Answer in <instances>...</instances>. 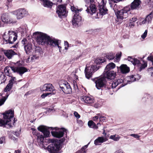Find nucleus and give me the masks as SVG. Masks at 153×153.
I'll list each match as a JSON object with an SVG mask.
<instances>
[{
  "label": "nucleus",
  "instance_id": "c85d7f7f",
  "mask_svg": "<svg viewBox=\"0 0 153 153\" xmlns=\"http://www.w3.org/2000/svg\"><path fill=\"white\" fill-rule=\"evenodd\" d=\"M115 66V65L114 63H110L106 65L105 69V71H109V70L114 68Z\"/></svg>",
  "mask_w": 153,
  "mask_h": 153
},
{
  "label": "nucleus",
  "instance_id": "e433bc0d",
  "mask_svg": "<svg viewBox=\"0 0 153 153\" xmlns=\"http://www.w3.org/2000/svg\"><path fill=\"white\" fill-rule=\"evenodd\" d=\"M137 20L136 17H134L130 19L129 22V26L131 27H133L134 25V23Z\"/></svg>",
  "mask_w": 153,
  "mask_h": 153
},
{
  "label": "nucleus",
  "instance_id": "a18cd8bd",
  "mask_svg": "<svg viewBox=\"0 0 153 153\" xmlns=\"http://www.w3.org/2000/svg\"><path fill=\"white\" fill-rule=\"evenodd\" d=\"M147 63L144 61H143V63L141 64L140 68V70L141 71L145 68L147 66Z\"/></svg>",
  "mask_w": 153,
  "mask_h": 153
},
{
  "label": "nucleus",
  "instance_id": "8fccbe9b",
  "mask_svg": "<svg viewBox=\"0 0 153 153\" xmlns=\"http://www.w3.org/2000/svg\"><path fill=\"white\" fill-rule=\"evenodd\" d=\"M122 53L121 52H118L116 55V59L117 60H119L121 56Z\"/></svg>",
  "mask_w": 153,
  "mask_h": 153
},
{
  "label": "nucleus",
  "instance_id": "774afa93",
  "mask_svg": "<svg viewBox=\"0 0 153 153\" xmlns=\"http://www.w3.org/2000/svg\"><path fill=\"white\" fill-rule=\"evenodd\" d=\"M146 23H147L146 21V19H143L142 22H140L141 24H145Z\"/></svg>",
  "mask_w": 153,
  "mask_h": 153
},
{
  "label": "nucleus",
  "instance_id": "9b49d317",
  "mask_svg": "<svg viewBox=\"0 0 153 153\" xmlns=\"http://www.w3.org/2000/svg\"><path fill=\"white\" fill-rule=\"evenodd\" d=\"M53 130L51 132L53 136L58 138H61L63 136L66 130L63 128H59L55 127L53 128Z\"/></svg>",
  "mask_w": 153,
  "mask_h": 153
},
{
  "label": "nucleus",
  "instance_id": "69168bd1",
  "mask_svg": "<svg viewBox=\"0 0 153 153\" xmlns=\"http://www.w3.org/2000/svg\"><path fill=\"white\" fill-rule=\"evenodd\" d=\"M61 42V41H60V42L59 43L58 45H57V47L59 49V52H61V50L62 49V47L60 46Z\"/></svg>",
  "mask_w": 153,
  "mask_h": 153
},
{
  "label": "nucleus",
  "instance_id": "72a5a7b5",
  "mask_svg": "<svg viewBox=\"0 0 153 153\" xmlns=\"http://www.w3.org/2000/svg\"><path fill=\"white\" fill-rule=\"evenodd\" d=\"M36 135L37 137V142L39 143L43 142L44 138V136L42 134H41L39 133H37Z\"/></svg>",
  "mask_w": 153,
  "mask_h": 153
},
{
  "label": "nucleus",
  "instance_id": "c9c22d12",
  "mask_svg": "<svg viewBox=\"0 0 153 153\" xmlns=\"http://www.w3.org/2000/svg\"><path fill=\"white\" fill-rule=\"evenodd\" d=\"M153 17V12H152L149 15H148L145 19L148 23H151Z\"/></svg>",
  "mask_w": 153,
  "mask_h": 153
},
{
  "label": "nucleus",
  "instance_id": "ea45409f",
  "mask_svg": "<svg viewBox=\"0 0 153 153\" xmlns=\"http://www.w3.org/2000/svg\"><path fill=\"white\" fill-rule=\"evenodd\" d=\"M42 2H43L44 6L45 7H51L52 5V3L48 0H45Z\"/></svg>",
  "mask_w": 153,
  "mask_h": 153
},
{
  "label": "nucleus",
  "instance_id": "a878e982",
  "mask_svg": "<svg viewBox=\"0 0 153 153\" xmlns=\"http://www.w3.org/2000/svg\"><path fill=\"white\" fill-rule=\"evenodd\" d=\"M100 125L101 124L100 123H97L96 125L92 120H90L88 122V125L90 128L97 129L98 126H100Z\"/></svg>",
  "mask_w": 153,
  "mask_h": 153
},
{
  "label": "nucleus",
  "instance_id": "f704fd0d",
  "mask_svg": "<svg viewBox=\"0 0 153 153\" xmlns=\"http://www.w3.org/2000/svg\"><path fill=\"white\" fill-rule=\"evenodd\" d=\"M35 53L39 56H41L43 52L41 48L39 47H36L35 50Z\"/></svg>",
  "mask_w": 153,
  "mask_h": 153
},
{
  "label": "nucleus",
  "instance_id": "0eeeda50",
  "mask_svg": "<svg viewBox=\"0 0 153 153\" xmlns=\"http://www.w3.org/2000/svg\"><path fill=\"white\" fill-rule=\"evenodd\" d=\"M106 2V0H102L100 4H99V13L97 12L96 15L94 16L96 19L102 17V16L107 13L108 10L105 6Z\"/></svg>",
  "mask_w": 153,
  "mask_h": 153
},
{
  "label": "nucleus",
  "instance_id": "f03ea898",
  "mask_svg": "<svg viewBox=\"0 0 153 153\" xmlns=\"http://www.w3.org/2000/svg\"><path fill=\"white\" fill-rule=\"evenodd\" d=\"M106 78L104 77L103 76L97 78L95 82L96 88L100 90L104 87L106 90H109L111 88H115L120 84L123 82L122 79H119L113 82H111L110 83L109 86H108L106 85Z\"/></svg>",
  "mask_w": 153,
  "mask_h": 153
},
{
  "label": "nucleus",
  "instance_id": "680f3d73",
  "mask_svg": "<svg viewBox=\"0 0 153 153\" xmlns=\"http://www.w3.org/2000/svg\"><path fill=\"white\" fill-rule=\"evenodd\" d=\"M147 59L148 60L152 62L153 64V56H148L147 58Z\"/></svg>",
  "mask_w": 153,
  "mask_h": 153
},
{
  "label": "nucleus",
  "instance_id": "7ed1b4c3",
  "mask_svg": "<svg viewBox=\"0 0 153 153\" xmlns=\"http://www.w3.org/2000/svg\"><path fill=\"white\" fill-rule=\"evenodd\" d=\"M65 140L64 138H63L59 140L60 142H54L53 139H49L48 141L51 142L47 147V149L50 153H58L61 149L60 143H62Z\"/></svg>",
  "mask_w": 153,
  "mask_h": 153
},
{
  "label": "nucleus",
  "instance_id": "dca6fc26",
  "mask_svg": "<svg viewBox=\"0 0 153 153\" xmlns=\"http://www.w3.org/2000/svg\"><path fill=\"white\" fill-rule=\"evenodd\" d=\"M53 128L52 127H48L46 126H41L38 128V130L41 131L46 137H48L50 134V130L53 131Z\"/></svg>",
  "mask_w": 153,
  "mask_h": 153
},
{
  "label": "nucleus",
  "instance_id": "f3484780",
  "mask_svg": "<svg viewBox=\"0 0 153 153\" xmlns=\"http://www.w3.org/2000/svg\"><path fill=\"white\" fill-rule=\"evenodd\" d=\"M40 90L42 91H50L53 92L54 94H55L54 87L50 83L45 84L44 85L41 86Z\"/></svg>",
  "mask_w": 153,
  "mask_h": 153
},
{
  "label": "nucleus",
  "instance_id": "b1692460",
  "mask_svg": "<svg viewBox=\"0 0 153 153\" xmlns=\"http://www.w3.org/2000/svg\"><path fill=\"white\" fill-rule=\"evenodd\" d=\"M141 2L140 0H134L131 3V10L137 9L140 7Z\"/></svg>",
  "mask_w": 153,
  "mask_h": 153
},
{
  "label": "nucleus",
  "instance_id": "a19ab883",
  "mask_svg": "<svg viewBox=\"0 0 153 153\" xmlns=\"http://www.w3.org/2000/svg\"><path fill=\"white\" fill-rule=\"evenodd\" d=\"M71 8L72 11L74 12L75 13V14H78L79 12H80L82 10L81 9H78L74 6H71Z\"/></svg>",
  "mask_w": 153,
  "mask_h": 153
},
{
  "label": "nucleus",
  "instance_id": "09e8293b",
  "mask_svg": "<svg viewBox=\"0 0 153 153\" xmlns=\"http://www.w3.org/2000/svg\"><path fill=\"white\" fill-rule=\"evenodd\" d=\"M100 114L99 113L97 114L96 116L94 117H93L92 119L94 121H96L99 118H100Z\"/></svg>",
  "mask_w": 153,
  "mask_h": 153
},
{
  "label": "nucleus",
  "instance_id": "37998d69",
  "mask_svg": "<svg viewBox=\"0 0 153 153\" xmlns=\"http://www.w3.org/2000/svg\"><path fill=\"white\" fill-rule=\"evenodd\" d=\"M10 67H6L4 70V72L5 73V74L7 76H9L10 75V72L9 71L10 70V68L11 69Z\"/></svg>",
  "mask_w": 153,
  "mask_h": 153
},
{
  "label": "nucleus",
  "instance_id": "39448f33",
  "mask_svg": "<svg viewBox=\"0 0 153 153\" xmlns=\"http://www.w3.org/2000/svg\"><path fill=\"white\" fill-rule=\"evenodd\" d=\"M130 10V7H126L121 10L115 11V14L117 18V21L121 22L124 19H125L128 17V12Z\"/></svg>",
  "mask_w": 153,
  "mask_h": 153
},
{
  "label": "nucleus",
  "instance_id": "2f4dec72",
  "mask_svg": "<svg viewBox=\"0 0 153 153\" xmlns=\"http://www.w3.org/2000/svg\"><path fill=\"white\" fill-rule=\"evenodd\" d=\"M18 30L22 34L26 33L28 30L27 27L26 25L21 26L18 28Z\"/></svg>",
  "mask_w": 153,
  "mask_h": 153
},
{
  "label": "nucleus",
  "instance_id": "3c124183",
  "mask_svg": "<svg viewBox=\"0 0 153 153\" xmlns=\"http://www.w3.org/2000/svg\"><path fill=\"white\" fill-rule=\"evenodd\" d=\"M133 64L134 65H136L137 64L138 65H140V61L139 60L135 58L134 59V61Z\"/></svg>",
  "mask_w": 153,
  "mask_h": 153
},
{
  "label": "nucleus",
  "instance_id": "5701e85b",
  "mask_svg": "<svg viewBox=\"0 0 153 153\" xmlns=\"http://www.w3.org/2000/svg\"><path fill=\"white\" fill-rule=\"evenodd\" d=\"M97 8L94 4H91L89 7H88L86 11L88 13L91 15L97 14Z\"/></svg>",
  "mask_w": 153,
  "mask_h": 153
},
{
  "label": "nucleus",
  "instance_id": "338daca9",
  "mask_svg": "<svg viewBox=\"0 0 153 153\" xmlns=\"http://www.w3.org/2000/svg\"><path fill=\"white\" fill-rule=\"evenodd\" d=\"M85 2L87 3L88 4L89 3V1H90V3H93L94 2V0H84Z\"/></svg>",
  "mask_w": 153,
  "mask_h": 153
},
{
  "label": "nucleus",
  "instance_id": "aec40b11",
  "mask_svg": "<svg viewBox=\"0 0 153 153\" xmlns=\"http://www.w3.org/2000/svg\"><path fill=\"white\" fill-rule=\"evenodd\" d=\"M60 41L59 40L56 39L49 36L46 45H49L51 46L56 47L57 45H58Z\"/></svg>",
  "mask_w": 153,
  "mask_h": 153
},
{
  "label": "nucleus",
  "instance_id": "20e7f679",
  "mask_svg": "<svg viewBox=\"0 0 153 153\" xmlns=\"http://www.w3.org/2000/svg\"><path fill=\"white\" fill-rule=\"evenodd\" d=\"M33 35L35 36L36 41L38 44L42 45H46L49 35L46 33L38 31L33 33Z\"/></svg>",
  "mask_w": 153,
  "mask_h": 153
},
{
  "label": "nucleus",
  "instance_id": "603ef678",
  "mask_svg": "<svg viewBox=\"0 0 153 153\" xmlns=\"http://www.w3.org/2000/svg\"><path fill=\"white\" fill-rule=\"evenodd\" d=\"M148 31L145 30L144 33L141 35V37L143 39H144L146 36L147 34Z\"/></svg>",
  "mask_w": 153,
  "mask_h": 153
},
{
  "label": "nucleus",
  "instance_id": "79ce46f5",
  "mask_svg": "<svg viewBox=\"0 0 153 153\" xmlns=\"http://www.w3.org/2000/svg\"><path fill=\"white\" fill-rule=\"evenodd\" d=\"M6 79L5 76L3 73L1 74V83H2L5 82Z\"/></svg>",
  "mask_w": 153,
  "mask_h": 153
},
{
  "label": "nucleus",
  "instance_id": "bb28decb",
  "mask_svg": "<svg viewBox=\"0 0 153 153\" xmlns=\"http://www.w3.org/2000/svg\"><path fill=\"white\" fill-rule=\"evenodd\" d=\"M105 56L109 60H112L115 58V53L112 52L106 53Z\"/></svg>",
  "mask_w": 153,
  "mask_h": 153
},
{
  "label": "nucleus",
  "instance_id": "052dcab7",
  "mask_svg": "<svg viewBox=\"0 0 153 153\" xmlns=\"http://www.w3.org/2000/svg\"><path fill=\"white\" fill-rule=\"evenodd\" d=\"M53 2L54 4H57L59 3H60L62 1V0H53Z\"/></svg>",
  "mask_w": 153,
  "mask_h": 153
},
{
  "label": "nucleus",
  "instance_id": "4c0bfd02",
  "mask_svg": "<svg viewBox=\"0 0 153 153\" xmlns=\"http://www.w3.org/2000/svg\"><path fill=\"white\" fill-rule=\"evenodd\" d=\"M120 137L118 135L115 134L110 136L109 138L114 141H117L119 140Z\"/></svg>",
  "mask_w": 153,
  "mask_h": 153
},
{
  "label": "nucleus",
  "instance_id": "c03bdc74",
  "mask_svg": "<svg viewBox=\"0 0 153 153\" xmlns=\"http://www.w3.org/2000/svg\"><path fill=\"white\" fill-rule=\"evenodd\" d=\"M54 94L53 92H50L48 93H44L41 95V97L42 98H44L45 97L50 95H52Z\"/></svg>",
  "mask_w": 153,
  "mask_h": 153
},
{
  "label": "nucleus",
  "instance_id": "e2e57ef3",
  "mask_svg": "<svg viewBox=\"0 0 153 153\" xmlns=\"http://www.w3.org/2000/svg\"><path fill=\"white\" fill-rule=\"evenodd\" d=\"M105 117L104 116H102V114H100V121H103L105 120Z\"/></svg>",
  "mask_w": 153,
  "mask_h": 153
},
{
  "label": "nucleus",
  "instance_id": "4d7b16f0",
  "mask_svg": "<svg viewBox=\"0 0 153 153\" xmlns=\"http://www.w3.org/2000/svg\"><path fill=\"white\" fill-rule=\"evenodd\" d=\"M74 114L77 119H79L80 117V115L76 111H74Z\"/></svg>",
  "mask_w": 153,
  "mask_h": 153
},
{
  "label": "nucleus",
  "instance_id": "1a4fd4ad",
  "mask_svg": "<svg viewBox=\"0 0 153 153\" xmlns=\"http://www.w3.org/2000/svg\"><path fill=\"white\" fill-rule=\"evenodd\" d=\"M12 86L10 83H8L5 88L4 91L2 92V93H1V96L2 97V98L1 99V106L4 104L9 94L7 92L11 90Z\"/></svg>",
  "mask_w": 153,
  "mask_h": 153
},
{
  "label": "nucleus",
  "instance_id": "0e129e2a",
  "mask_svg": "<svg viewBox=\"0 0 153 153\" xmlns=\"http://www.w3.org/2000/svg\"><path fill=\"white\" fill-rule=\"evenodd\" d=\"M27 40L26 39H24L22 41V43L24 45L27 43Z\"/></svg>",
  "mask_w": 153,
  "mask_h": 153
},
{
  "label": "nucleus",
  "instance_id": "9d476101",
  "mask_svg": "<svg viewBox=\"0 0 153 153\" xmlns=\"http://www.w3.org/2000/svg\"><path fill=\"white\" fill-rule=\"evenodd\" d=\"M11 13L13 15L16 16L17 19H22L28 13L27 11L23 8H19L13 11Z\"/></svg>",
  "mask_w": 153,
  "mask_h": 153
},
{
  "label": "nucleus",
  "instance_id": "7c9ffc66",
  "mask_svg": "<svg viewBox=\"0 0 153 153\" xmlns=\"http://www.w3.org/2000/svg\"><path fill=\"white\" fill-rule=\"evenodd\" d=\"M1 19L2 21L5 23H8L10 21H9L8 16L7 14L4 13L3 14L1 17Z\"/></svg>",
  "mask_w": 153,
  "mask_h": 153
},
{
  "label": "nucleus",
  "instance_id": "6e6552de",
  "mask_svg": "<svg viewBox=\"0 0 153 153\" xmlns=\"http://www.w3.org/2000/svg\"><path fill=\"white\" fill-rule=\"evenodd\" d=\"M99 69V66L97 67V65H94L89 67L86 66L85 70L86 77L88 79H89L92 76L93 73Z\"/></svg>",
  "mask_w": 153,
  "mask_h": 153
},
{
  "label": "nucleus",
  "instance_id": "6ab92c4d",
  "mask_svg": "<svg viewBox=\"0 0 153 153\" xmlns=\"http://www.w3.org/2000/svg\"><path fill=\"white\" fill-rule=\"evenodd\" d=\"M59 87L63 92L65 94H70L72 91L71 86L67 82L60 85Z\"/></svg>",
  "mask_w": 153,
  "mask_h": 153
},
{
  "label": "nucleus",
  "instance_id": "4be33fe9",
  "mask_svg": "<svg viewBox=\"0 0 153 153\" xmlns=\"http://www.w3.org/2000/svg\"><path fill=\"white\" fill-rule=\"evenodd\" d=\"M1 51L2 53L4 54L9 59H11L14 55L16 54V53L11 49L5 50L3 48H1Z\"/></svg>",
  "mask_w": 153,
  "mask_h": 153
},
{
  "label": "nucleus",
  "instance_id": "f8f14e48",
  "mask_svg": "<svg viewBox=\"0 0 153 153\" xmlns=\"http://www.w3.org/2000/svg\"><path fill=\"white\" fill-rule=\"evenodd\" d=\"M81 100L85 103L94 106L96 108L99 107L100 106V104L95 103L94 99L91 97L83 96L81 97Z\"/></svg>",
  "mask_w": 153,
  "mask_h": 153
},
{
  "label": "nucleus",
  "instance_id": "423d86ee",
  "mask_svg": "<svg viewBox=\"0 0 153 153\" xmlns=\"http://www.w3.org/2000/svg\"><path fill=\"white\" fill-rule=\"evenodd\" d=\"M8 36L4 34L3 36L4 43L13 44L17 39V34L12 31H8Z\"/></svg>",
  "mask_w": 153,
  "mask_h": 153
},
{
  "label": "nucleus",
  "instance_id": "2eb2a0df",
  "mask_svg": "<svg viewBox=\"0 0 153 153\" xmlns=\"http://www.w3.org/2000/svg\"><path fill=\"white\" fill-rule=\"evenodd\" d=\"M56 12L59 17L62 16H66L67 15V12L66 10V7L65 5L62 4L59 5Z\"/></svg>",
  "mask_w": 153,
  "mask_h": 153
},
{
  "label": "nucleus",
  "instance_id": "49530a36",
  "mask_svg": "<svg viewBox=\"0 0 153 153\" xmlns=\"http://www.w3.org/2000/svg\"><path fill=\"white\" fill-rule=\"evenodd\" d=\"M39 56L37 54H33L31 58V60L32 62L34 61L35 60L37 59H38Z\"/></svg>",
  "mask_w": 153,
  "mask_h": 153
},
{
  "label": "nucleus",
  "instance_id": "412c9836",
  "mask_svg": "<svg viewBox=\"0 0 153 153\" xmlns=\"http://www.w3.org/2000/svg\"><path fill=\"white\" fill-rule=\"evenodd\" d=\"M116 75V72L114 71H105L102 76L106 78V80L107 79L111 80L114 79L115 78Z\"/></svg>",
  "mask_w": 153,
  "mask_h": 153
},
{
  "label": "nucleus",
  "instance_id": "cd10ccee",
  "mask_svg": "<svg viewBox=\"0 0 153 153\" xmlns=\"http://www.w3.org/2000/svg\"><path fill=\"white\" fill-rule=\"evenodd\" d=\"M105 141L104 138L102 137H99L97 139L95 140L94 142V143L96 145H100L101 143Z\"/></svg>",
  "mask_w": 153,
  "mask_h": 153
},
{
  "label": "nucleus",
  "instance_id": "ddd939ff",
  "mask_svg": "<svg viewBox=\"0 0 153 153\" xmlns=\"http://www.w3.org/2000/svg\"><path fill=\"white\" fill-rule=\"evenodd\" d=\"M140 78V76L138 74L134 75H132L126 77V80L127 82L125 84L122 83L118 88V89L123 87L127 84H130L133 82L138 80Z\"/></svg>",
  "mask_w": 153,
  "mask_h": 153
},
{
  "label": "nucleus",
  "instance_id": "6e6d98bb",
  "mask_svg": "<svg viewBox=\"0 0 153 153\" xmlns=\"http://www.w3.org/2000/svg\"><path fill=\"white\" fill-rule=\"evenodd\" d=\"M64 45L65 46L64 48L65 49L67 50L68 49V47H69V44L67 41H65L64 42Z\"/></svg>",
  "mask_w": 153,
  "mask_h": 153
},
{
  "label": "nucleus",
  "instance_id": "5fc2aeb1",
  "mask_svg": "<svg viewBox=\"0 0 153 153\" xmlns=\"http://www.w3.org/2000/svg\"><path fill=\"white\" fill-rule=\"evenodd\" d=\"M134 59L135 58H132L131 56H128L127 58L128 60V61L131 62L132 63V64L134 62Z\"/></svg>",
  "mask_w": 153,
  "mask_h": 153
},
{
  "label": "nucleus",
  "instance_id": "58836bf2",
  "mask_svg": "<svg viewBox=\"0 0 153 153\" xmlns=\"http://www.w3.org/2000/svg\"><path fill=\"white\" fill-rule=\"evenodd\" d=\"M22 80V79H21L16 81L15 77H12L11 79L9 81V83H10L11 85L13 86V84H17V82H19Z\"/></svg>",
  "mask_w": 153,
  "mask_h": 153
},
{
  "label": "nucleus",
  "instance_id": "de8ad7c7",
  "mask_svg": "<svg viewBox=\"0 0 153 153\" xmlns=\"http://www.w3.org/2000/svg\"><path fill=\"white\" fill-rule=\"evenodd\" d=\"M88 146V144L82 147L81 149L79 151H81L82 153H86V152L85 149L87 148Z\"/></svg>",
  "mask_w": 153,
  "mask_h": 153
},
{
  "label": "nucleus",
  "instance_id": "864d4df0",
  "mask_svg": "<svg viewBox=\"0 0 153 153\" xmlns=\"http://www.w3.org/2000/svg\"><path fill=\"white\" fill-rule=\"evenodd\" d=\"M148 71L151 76H153V67L149 68L148 69Z\"/></svg>",
  "mask_w": 153,
  "mask_h": 153
},
{
  "label": "nucleus",
  "instance_id": "393cba45",
  "mask_svg": "<svg viewBox=\"0 0 153 153\" xmlns=\"http://www.w3.org/2000/svg\"><path fill=\"white\" fill-rule=\"evenodd\" d=\"M121 72L123 74L128 73L130 71V68L126 65L123 64L120 67Z\"/></svg>",
  "mask_w": 153,
  "mask_h": 153
},
{
  "label": "nucleus",
  "instance_id": "4468645a",
  "mask_svg": "<svg viewBox=\"0 0 153 153\" xmlns=\"http://www.w3.org/2000/svg\"><path fill=\"white\" fill-rule=\"evenodd\" d=\"M82 22V19L78 14H74L72 19V25L74 27H77L80 26Z\"/></svg>",
  "mask_w": 153,
  "mask_h": 153
},
{
  "label": "nucleus",
  "instance_id": "a211bd4d",
  "mask_svg": "<svg viewBox=\"0 0 153 153\" xmlns=\"http://www.w3.org/2000/svg\"><path fill=\"white\" fill-rule=\"evenodd\" d=\"M10 68L14 72L17 73L21 76H22L23 74L27 71L26 68L22 66L16 67L14 66H11Z\"/></svg>",
  "mask_w": 153,
  "mask_h": 153
},
{
  "label": "nucleus",
  "instance_id": "13d9d810",
  "mask_svg": "<svg viewBox=\"0 0 153 153\" xmlns=\"http://www.w3.org/2000/svg\"><path fill=\"white\" fill-rule=\"evenodd\" d=\"M5 143V137L4 136H3L1 138V144L4 143Z\"/></svg>",
  "mask_w": 153,
  "mask_h": 153
},
{
  "label": "nucleus",
  "instance_id": "c756f323",
  "mask_svg": "<svg viewBox=\"0 0 153 153\" xmlns=\"http://www.w3.org/2000/svg\"><path fill=\"white\" fill-rule=\"evenodd\" d=\"M25 51L27 54H29L31 51L32 49V45L30 44H28L24 46Z\"/></svg>",
  "mask_w": 153,
  "mask_h": 153
},
{
  "label": "nucleus",
  "instance_id": "f257e3e1",
  "mask_svg": "<svg viewBox=\"0 0 153 153\" xmlns=\"http://www.w3.org/2000/svg\"><path fill=\"white\" fill-rule=\"evenodd\" d=\"M3 119H1V126L7 128H12L15 126L16 120L14 117V111L10 109L2 113Z\"/></svg>",
  "mask_w": 153,
  "mask_h": 153
},
{
  "label": "nucleus",
  "instance_id": "473e14b6",
  "mask_svg": "<svg viewBox=\"0 0 153 153\" xmlns=\"http://www.w3.org/2000/svg\"><path fill=\"white\" fill-rule=\"evenodd\" d=\"M105 61V59L103 57H99L95 59L94 63L97 65H100Z\"/></svg>",
  "mask_w": 153,
  "mask_h": 153
},
{
  "label": "nucleus",
  "instance_id": "bf43d9fd",
  "mask_svg": "<svg viewBox=\"0 0 153 153\" xmlns=\"http://www.w3.org/2000/svg\"><path fill=\"white\" fill-rule=\"evenodd\" d=\"M130 136L134 137L135 138L137 139H139L140 137V136L138 135L137 134H131L130 135Z\"/></svg>",
  "mask_w": 153,
  "mask_h": 153
}]
</instances>
